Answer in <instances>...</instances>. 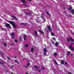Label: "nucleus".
Here are the masks:
<instances>
[{"label":"nucleus","instance_id":"nucleus-20","mask_svg":"<svg viewBox=\"0 0 74 74\" xmlns=\"http://www.w3.org/2000/svg\"><path fill=\"white\" fill-rule=\"evenodd\" d=\"M74 45V43L73 42H71L70 44V46L69 47H72L73 46V45Z\"/></svg>","mask_w":74,"mask_h":74},{"label":"nucleus","instance_id":"nucleus-36","mask_svg":"<svg viewBox=\"0 0 74 74\" xmlns=\"http://www.w3.org/2000/svg\"><path fill=\"white\" fill-rule=\"evenodd\" d=\"M68 16V17H72V16L71 15Z\"/></svg>","mask_w":74,"mask_h":74},{"label":"nucleus","instance_id":"nucleus-52","mask_svg":"<svg viewBox=\"0 0 74 74\" xmlns=\"http://www.w3.org/2000/svg\"><path fill=\"white\" fill-rule=\"evenodd\" d=\"M38 68H40V66H38L37 68L38 69Z\"/></svg>","mask_w":74,"mask_h":74},{"label":"nucleus","instance_id":"nucleus-3","mask_svg":"<svg viewBox=\"0 0 74 74\" xmlns=\"http://www.w3.org/2000/svg\"><path fill=\"white\" fill-rule=\"evenodd\" d=\"M47 52V49L46 48H45L43 49V55H45V56H46L47 55H46L45 54H46V53Z\"/></svg>","mask_w":74,"mask_h":74},{"label":"nucleus","instance_id":"nucleus-21","mask_svg":"<svg viewBox=\"0 0 74 74\" xmlns=\"http://www.w3.org/2000/svg\"><path fill=\"white\" fill-rule=\"evenodd\" d=\"M71 12L74 15V10L72 9L71 11Z\"/></svg>","mask_w":74,"mask_h":74},{"label":"nucleus","instance_id":"nucleus-4","mask_svg":"<svg viewBox=\"0 0 74 74\" xmlns=\"http://www.w3.org/2000/svg\"><path fill=\"white\" fill-rule=\"evenodd\" d=\"M38 32H39V33H41L42 34H44V32L42 31H41V30L39 29V30H38Z\"/></svg>","mask_w":74,"mask_h":74},{"label":"nucleus","instance_id":"nucleus-59","mask_svg":"<svg viewBox=\"0 0 74 74\" xmlns=\"http://www.w3.org/2000/svg\"><path fill=\"white\" fill-rule=\"evenodd\" d=\"M14 49V50H16V49Z\"/></svg>","mask_w":74,"mask_h":74},{"label":"nucleus","instance_id":"nucleus-48","mask_svg":"<svg viewBox=\"0 0 74 74\" xmlns=\"http://www.w3.org/2000/svg\"><path fill=\"white\" fill-rule=\"evenodd\" d=\"M61 6H62V7H63V6H64V5H61Z\"/></svg>","mask_w":74,"mask_h":74},{"label":"nucleus","instance_id":"nucleus-1","mask_svg":"<svg viewBox=\"0 0 74 74\" xmlns=\"http://www.w3.org/2000/svg\"><path fill=\"white\" fill-rule=\"evenodd\" d=\"M70 40L71 42H74V39L71 37L69 38V39H67V41L68 42H70Z\"/></svg>","mask_w":74,"mask_h":74},{"label":"nucleus","instance_id":"nucleus-15","mask_svg":"<svg viewBox=\"0 0 74 74\" xmlns=\"http://www.w3.org/2000/svg\"><path fill=\"white\" fill-rule=\"evenodd\" d=\"M14 61L15 62H16V63H18V64H19V65H21V64H20V63H19V62H18V61L16 60H14Z\"/></svg>","mask_w":74,"mask_h":74},{"label":"nucleus","instance_id":"nucleus-39","mask_svg":"<svg viewBox=\"0 0 74 74\" xmlns=\"http://www.w3.org/2000/svg\"><path fill=\"white\" fill-rule=\"evenodd\" d=\"M51 42L53 44H55V43L53 41Z\"/></svg>","mask_w":74,"mask_h":74},{"label":"nucleus","instance_id":"nucleus-35","mask_svg":"<svg viewBox=\"0 0 74 74\" xmlns=\"http://www.w3.org/2000/svg\"><path fill=\"white\" fill-rule=\"evenodd\" d=\"M35 69H37V67L36 66H34Z\"/></svg>","mask_w":74,"mask_h":74},{"label":"nucleus","instance_id":"nucleus-26","mask_svg":"<svg viewBox=\"0 0 74 74\" xmlns=\"http://www.w3.org/2000/svg\"><path fill=\"white\" fill-rule=\"evenodd\" d=\"M51 35L52 36H54V33L53 32L51 33Z\"/></svg>","mask_w":74,"mask_h":74},{"label":"nucleus","instance_id":"nucleus-56","mask_svg":"<svg viewBox=\"0 0 74 74\" xmlns=\"http://www.w3.org/2000/svg\"><path fill=\"white\" fill-rule=\"evenodd\" d=\"M17 57L16 56H15L14 57V58H16Z\"/></svg>","mask_w":74,"mask_h":74},{"label":"nucleus","instance_id":"nucleus-33","mask_svg":"<svg viewBox=\"0 0 74 74\" xmlns=\"http://www.w3.org/2000/svg\"><path fill=\"white\" fill-rule=\"evenodd\" d=\"M1 64H2V65H4V63L2 62H1Z\"/></svg>","mask_w":74,"mask_h":74},{"label":"nucleus","instance_id":"nucleus-47","mask_svg":"<svg viewBox=\"0 0 74 74\" xmlns=\"http://www.w3.org/2000/svg\"><path fill=\"white\" fill-rule=\"evenodd\" d=\"M25 74H29V73H28L27 72H26L25 73Z\"/></svg>","mask_w":74,"mask_h":74},{"label":"nucleus","instance_id":"nucleus-22","mask_svg":"<svg viewBox=\"0 0 74 74\" xmlns=\"http://www.w3.org/2000/svg\"><path fill=\"white\" fill-rule=\"evenodd\" d=\"M64 61L63 60H62L61 62V64H64Z\"/></svg>","mask_w":74,"mask_h":74},{"label":"nucleus","instance_id":"nucleus-46","mask_svg":"<svg viewBox=\"0 0 74 74\" xmlns=\"http://www.w3.org/2000/svg\"><path fill=\"white\" fill-rule=\"evenodd\" d=\"M17 40H15V42H17Z\"/></svg>","mask_w":74,"mask_h":74},{"label":"nucleus","instance_id":"nucleus-38","mask_svg":"<svg viewBox=\"0 0 74 74\" xmlns=\"http://www.w3.org/2000/svg\"><path fill=\"white\" fill-rule=\"evenodd\" d=\"M4 46H6V45H7V44H6V43H4Z\"/></svg>","mask_w":74,"mask_h":74},{"label":"nucleus","instance_id":"nucleus-28","mask_svg":"<svg viewBox=\"0 0 74 74\" xmlns=\"http://www.w3.org/2000/svg\"><path fill=\"white\" fill-rule=\"evenodd\" d=\"M21 25H26V23H21Z\"/></svg>","mask_w":74,"mask_h":74},{"label":"nucleus","instance_id":"nucleus-50","mask_svg":"<svg viewBox=\"0 0 74 74\" xmlns=\"http://www.w3.org/2000/svg\"><path fill=\"white\" fill-rule=\"evenodd\" d=\"M73 54L71 53V56H73Z\"/></svg>","mask_w":74,"mask_h":74},{"label":"nucleus","instance_id":"nucleus-44","mask_svg":"<svg viewBox=\"0 0 74 74\" xmlns=\"http://www.w3.org/2000/svg\"><path fill=\"white\" fill-rule=\"evenodd\" d=\"M21 37H20V38H19V40H20V41H21Z\"/></svg>","mask_w":74,"mask_h":74},{"label":"nucleus","instance_id":"nucleus-54","mask_svg":"<svg viewBox=\"0 0 74 74\" xmlns=\"http://www.w3.org/2000/svg\"><path fill=\"white\" fill-rule=\"evenodd\" d=\"M14 43H12V45H14Z\"/></svg>","mask_w":74,"mask_h":74},{"label":"nucleus","instance_id":"nucleus-12","mask_svg":"<svg viewBox=\"0 0 74 74\" xmlns=\"http://www.w3.org/2000/svg\"><path fill=\"white\" fill-rule=\"evenodd\" d=\"M26 38V35H25L24 36L23 39L24 40H25Z\"/></svg>","mask_w":74,"mask_h":74},{"label":"nucleus","instance_id":"nucleus-6","mask_svg":"<svg viewBox=\"0 0 74 74\" xmlns=\"http://www.w3.org/2000/svg\"><path fill=\"white\" fill-rule=\"evenodd\" d=\"M69 48H70L71 51H74V49L72 47H69Z\"/></svg>","mask_w":74,"mask_h":74},{"label":"nucleus","instance_id":"nucleus-29","mask_svg":"<svg viewBox=\"0 0 74 74\" xmlns=\"http://www.w3.org/2000/svg\"><path fill=\"white\" fill-rule=\"evenodd\" d=\"M42 70H44V67H42L41 68Z\"/></svg>","mask_w":74,"mask_h":74},{"label":"nucleus","instance_id":"nucleus-58","mask_svg":"<svg viewBox=\"0 0 74 74\" xmlns=\"http://www.w3.org/2000/svg\"><path fill=\"white\" fill-rule=\"evenodd\" d=\"M63 9H65V7H64L63 8Z\"/></svg>","mask_w":74,"mask_h":74},{"label":"nucleus","instance_id":"nucleus-16","mask_svg":"<svg viewBox=\"0 0 74 74\" xmlns=\"http://www.w3.org/2000/svg\"><path fill=\"white\" fill-rule=\"evenodd\" d=\"M72 9H73V8L72 7H70L68 9V10H69L70 11V10H72Z\"/></svg>","mask_w":74,"mask_h":74},{"label":"nucleus","instance_id":"nucleus-51","mask_svg":"<svg viewBox=\"0 0 74 74\" xmlns=\"http://www.w3.org/2000/svg\"><path fill=\"white\" fill-rule=\"evenodd\" d=\"M28 1H32V0H27Z\"/></svg>","mask_w":74,"mask_h":74},{"label":"nucleus","instance_id":"nucleus-55","mask_svg":"<svg viewBox=\"0 0 74 74\" xmlns=\"http://www.w3.org/2000/svg\"><path fill=\"white\" fill-rule=\"evenodd\" d=\"M47 32L48 33V30H47Z\"/></svg>","mask_w":74,"mask_h":74},{"label":"nucleus","instance_id":"nucleus-17","mask_svg":"<svg viewBox=\"0 0 74 74\" xmlns=\"http://www.w3.org/2000/svg\"><path fill=\"white\" fill-rule=\"evenodd\" d=\"M71 53V52H70V51H68L67 55L68 56H69V55H70Z\"/></svg>","mask_w":74,"mask_h":74},{"label":"nucleus","instance_id":"nucleus-57","mask_svg":"<svg viewBox=\"0 0 74 74\" xmlns=\"http://www.w3.org/2000/svg\"><path fill=\"white\" fill-rule=\"evenodd\" d=\"M23 60H25V58H23Z\"/></svg>","mask_w":74,"mask_h":74},{"label":"nucleus","instance_id":"nucleus-34","mask_svg":"<svg viewBox=\"0 0 74 74\" xmlns=\"http://www.w3.org/2000/svg\"><path fill=\"white\" fill-rule=\"evenodd\" d=\"M7 59H9V60H10V59H11V58H10L8 57H7Z\"/></svg>","mask_w":74,"mask_h":74},{"label":"nucleus","instance_id":"nucleus-41","mask_svg":"<svg viewBox=\"0 0 74 74\" xmlns=\"http://www.w3.org/2000/svg\"><path fill=\"white\" fill-rule=\"evenodd\" d=\"M29 45H25V47H28Z\"/></svg>","mask_w":74,"mask_h":74},{"label":"nucleus","instance_id":"nucleus-25","mask_svg":"<svg viewBox=\"0 0 74 74\" xmlns=\"http://www.w3.org/2000/svg\"><path fill=\"white\" fill-rule=\"evenodd\" d=\"M54 56H57V55H58V54H57V53H56L54 54Z\"/></svg>","mask_w":74,"mask_h":74},{"label":"nucleus","instance_id":"nucleus-5","mask_svg":"<svg viewBox=\"0 0 74 74\" xmlns=\"http://www.w3.org/2000/svg\"><path fill=\"white\" fill-rule=\"evenodd\" d=\"M0 53H1V55L2 58H4V53H2L1 52H0Z\"/></svg>","mask_w":74,"mask_h":74},{"label":"nucleus","instance_id":"nucleus-14","mask_svg":"<svg viewBox=\"0 0 74 74\" xmlns=\"http://www.w3.org/2000/svg\"><path fill=\"white\" fill-rule=\"evenodd\" d=\"M21 2H22V3H24V4H25V3H26V2L24 0H21Z\"/></svg>","mask_w":74,"mask_h":74},{"label":"nucleus","instance_id":"nucleus-45","mask_svg":"<svg viewBox=\"0 0 74 74\" xmlns=\"http://www.w3.org/2000/svg\"><path fill=\"white\" fill-rule=\"evenodd\" d=\"M38 71L39 72H41V70H39Z\"/></svg>","mask_w":74,"mask_h":74},{"label":"nucleus","instance_id":"nucleus-32","mask_svg":"<svg viewBox=\"0 0 74 74\" xmlns=\"http://www.w3.org/2000/svg\"><path fill=\"white\" fill-rule=\"evenodd\" d=\"M27 14L28 15H30L31 14V13H27Z\"/></svg>","mask_w":74,"mask_h":74},{"label":"nucleus","instance_id":"nucleus-2","mask_svg":"<svg viewBox=\"0 0 74 74\" xmlns=\"http://www.w3.org/2000/svg\"><path fill=\"white\" fill-rule=\"evenodd\" d=\"M9 22L12 25V26H13L14 27H16V25H15L14 24V21H10Z\"/></svg>","mask_w":74,"mask_h":74},{"label":"nucleus","instance_id":"nucleus-63","mask_svg":"<svg viewBox=\"0 0 74 74\" xmlns=\"http://www.w3.org/2000/svg\"><path fill=\"white\" fill-rule=\"evenodd\" d=\"M44 10L45 11H46V10L45 9Z\"/></svg>","mask_w":74,"mask_h":74},{"label":"nucleus","instance_id":"nucleus-7","mask_svg":"<svg viewBox=\"0 0 74 74\" xmlns=\"http://www.w3.org/2000/svg\"><path fill=\"white\" fill-rule=\"evenodd\" d=\"M55 45L56 47H58V45H59V42H56Z\"/></svg>","mask_w":74,"mask_h":74},{"label":"nucleus","instance_id":"nucleus-60","mask_svg":"<svg viewBox=\"0 0 74 74\" xmlns=\"http://www.w3.org/2000/svg\"><path fill=\"white\" fill-rule=\"evenodd\" d=\"M25 5V7H26V6H27L26 5Z\"/></svg>","mask_w":74,"mask_h":74},{"label":"nucleus","instance_id":"nucleus-61","mask_svg":"<svg viewBox=\"0 0 74 74\" xmlns=\"http://www.w3.org/2000/svg\"><path fill=\"white\" fill-rule=\"evenodd\" d=\"M28 62H29V61H27Z\"/></svg>","mask_w":74,"mask_h":74},{"label":"nucleus","instance_id":"nucleus-53","mask_svg":"<svg viewBox=\"0 0 74 74\" xmlns=\"http://www.w3.org/2000/svg\"><path fill=\"white\" fill-rule=\"evenodd\" d=\"M12 67H14V66L13 65H12L11 66Z\"/></svg>","mask_w":74,"mask_h":74},{"label":"nucleus","instance_id":"nucleus-62","mask_svg":"<svg viewBox=\"0 0 74 74\" xmlns=\"http://www.w3.org/2000/svg\"><path fill=\"white\" fill-rule=\"evenodd\" d=\"M66 13H65V15H66Z\"/></svg>","mask_w":74,"mask_h":74},{"label":"nucleus","instance_id":"nucleus-11","mask_svg":"<svg viewBox=\"0 0 74 74\" xmlns=\"http://www.w3.org/2000/svg\"><path fill=\"white\" fill-rule=\"evenodd\" d=\"M5 25L6 27H10V25L9 24L6 23L5 24Z\"/></svg>","mask_w":74,"mask_h":74},{"label":"nucleus","instance_id":"nucleus-24","mask_svg":"<svg viewBox=\"0 0 74 74\" xmlns=\"http://www.w3.org/2000/svg\"><path fill=\"white\" fill-rule=\"evenodd\" d=\"M46 14L48 15H50V14L48 12H46Z\"/></svg>","mask_w":74,"mask_h":74},{"label":"nucleus","instance_id":"nucleus-42","mask_svg":"<svg viewBox=\"0 0 74 74\" xmlns=\"http://www.w3.org/2000/svg\"><path fill=\"white\" fill-rule=\"evenodd\" d=\"M24 66V67H25L26 68H27L28 67V66H27H27Z\"/></svg>","mask_w":74,"mask_h":74},{"label":"nucleus","instance_id":"nucleus-49","mask_svg":"<svg viewBox=\"0 0 74 74\" xmlns=\"http://www.w3.org/2000/svg\"><path fill=\"white\" fill-rule=\"evenodd\" d=\"M51 42H52L53 41H52V39H51Z\"/></svg>","mask_w":74,"mask_h":74},{"label":"nucleus","instance_id":"nucleus-43","mask_svg":"<svg viewBox=\"0 0 74 74\" xmlns=\"http://www.w3.org/2000/svg\"><path fill=\"white\" fill-rule=\"evenodd\" d=\"M6 66H3V68L4 69H5Z\"/></svg>","mask_w":74,"mask_h":74},{"label":"nucleus","instance_id":"nucleus-31","mask_svg":"<svg viewBox=\"0 0 74 74\" xmlns=\"http://www.w3.org/2000/svg\"><path fill=\"white\" fill-rule=\"evenodd\" d=\"M52 38L54 40H55V41H56V39L55 38Z\"/></svg>","mask_w":74,"mask_h":74},{"label":"nucleus","instance_id":"nucleus-18","mask_svg":"<svg viewBox=\"0 0 74 74\" xmlns=\"http://www.w3.org/2000/svg\"><path fill=\"white\" fill-rule=\"evenodd\" d=\"M54 63H55L56 64V65H58V63H57V62H56V61L55 60H54Z\"/></svg>","mask_w":74,"mask_h":74},{"label":"nucleus","instance_id":"nucleus-37","mask_svg":"<svg viewBox=\"0 0 74 74\" xmlns=\"http://www.w3.org/2000/svg\"><path fill=\"white\" fill-rule=\"evenodd\" d=\"M6 72H7V73H8V71L7 69H6Z\"/></svg>","mask_w":74,"mask_h":74},{"label":"nucleus","instance_id":"nucleus-27","mask_svg":"<svg viewBox=\"0 0 74 74\" xmlns=\"http://www.w3.org/2000/svg\"><path fill=\"white\" fill-rule=\"evenodd\" d=\"M27 66L29 67V66H30V63H28L27 64Z\"/></svg>","mask_w":74,"mask_h":74},{"label":"nucleus","instance_id":"nucleus-10","mask_svg":"<svg viewBox=\"0 0 74 74\" xmlns=\"http://www.w3.org/2000/svg\"><path fill=\"white\" fill-rule=\"evenodd\" d=\"M11 35V38H13L14 36V33H12Z\"/></svg>","mask_w":74,"mask_h":74},{"label":"nucleus","instance_id":"nucleus-13","mask_svg":"<svg viewBox=\"0 0 74 74\" xmlns=\"http://www.w3.org/2000/svg\"><path fill=\"white\" fill-rule=\"evenodd\" d=\"M12 18H14V19H15V20H16V21H17V20H18V18H16L14 16H13L12 17Z\"/></svg>","mask_w":74,"mask_h":74},{"label":"nucleus","instance_id":"nucleus-9","mask_svg":"<svg viewBox=\"0 0 74 74\" xmlns=\"http://www.w3.org/2000/svg\"><path fill=\"white\" fill-rule=\"evenodd\" d=\"M47 29L49 30V31H51V30H52V29H51V28L50 27L48 26L47 27Z\"/></svg>","mask_w":74,"mask_h":74},{"label":"nucleus","instance_id":"nucleus-23","mask_svg":"<svg viewBox=\"0 0 74 74\" xmlns=\"http://www.w3.org/2000/svg\"><path fill=\"white\" fill-rule=\"evenodd\" d=\"M43 21L42 22V23H45V21H46V20L45 19V18H44V19H43Z\"/></svg>","mask_w":74,"mask_h":74},{"label":"nucleus","instance_id":"nucleus-40","mask_svg":"<svg viewBox=\"0 0 74 74\" xmlns=\"http://www.w3.org/2000/svg\"><path fill=\"white\" fill-rule=\"evenodd\" d=\"M65 63V64H66V65H67L68 63H67V62H66Z\"/></svg>","mask_w":74,"mask_h":74},{"label":"nucleus","instance_id":"nucleus-64","mask_svg":"<svg viewBox=\"0 0 74 74\" xmlns=\"http://www.w3.org/2000/svg\"><path fill=\"white\" fill-rule=\"evenodd\" d=\"M64 13L65 14H66V12H64Z\"/></svg>","mask_w":74,"mask_h":74},{"label":"nucleus","instance_id":"nucleus-30","mask_svg":"<svg viewBox=\"0 0 74 74\" xmlns=\"http://www.w3.org/2000/svg\"><path fill=\"white\" fill-rule=\"evenodd\" d=\"M37 32L36 31H35V34L36 36H37Z\"/></svg>","mask_w":74,"mask_h":74},{"label":"nucleus","instance_id":"nucleus-19","mask_svg":"<svg viewBox=\"0 0 74 74\" xmlns=\"http://www.w3.org/2000/svg\"><path fill=\"white\" fill-rule=\"evenodd\" d=\"M34 48H33V47H32L31 49V52H33V51H34Z\"/></svg>","mask_w":74,"mask_h":74},{"label":"nucleus","instance_id":"nucleus-8","mask_svg":"<svg viewBox=\"0 0 74 74\" xmlns=\"http://www.w3.org/2000/svg\"><path fill=\"white\" fill-rule=\"evenodd\" d=\"M40 18H42V19H44V14H42L41 15V16L40 17Z\"/></svg>","mask_w":74,"mask_h":74}]
</instances>
